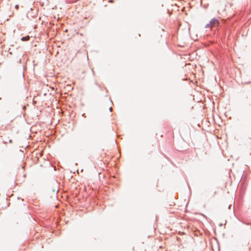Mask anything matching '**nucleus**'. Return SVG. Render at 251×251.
<instances>
[{"mask_svg": "<svg viewBox=\"0 0 251 251\" xmlns=\"http://www.w3.org/2000/svg\"><path fill=\"white\" fill-rule=\"evenodd\" d=\"M219 24V21L217 19L214 18L210 21V22L209 24H207L205 25V27L206 28H211L212 27H213V26H218Z\"/></svg>", "mask_w": 251, "mask_h": 251, "instance_id": "obj_1", "label": "nucleus"}, {"mask_svg": "<svg viewBox=\"0 0 251 251\" xmlns=\"http://www.w3.org/2000/svg\"><path fill=\"white\" fill-rule=\"evenodd\" d=\"M30 38V37L29 36H26L25 37H23L21 40L22 41H27Z\"/></svg>", "mask_w": 251, "mask_h": 251, "instance_id": "obj_2", "label": "nucleus"}, {"mask_svg": "<svg viewBox=\"0 0 251 251\" xmlns=\"http://www.w3.org/2000/svg\"><path fill=\"white\" fill-rule=\"evenodd\" d=\"M9 142L10 143H12V140L10 139V140H9Z\"/></svg>", "mask_w": 251, "mask_h": 251, "instance_id": "obj_4", "label": "nucleus"}, {"mask_svg": "<svg viewBox=\"0 0 251 251\" xmlns=\"http://www.w3.org/2000/svg\"><path fill=\"white\" fill-rule=\"evenodd\" d=\"M111 109H112V108H111V107H110V111H111Z\"/></svg>", "mask_w": 251, "mask_h": 251, "instance_id": "obj_5", "label": "nucleus"}, {"mask_svg": "<svg viewBox=\"0 0 251 251\" xmlns=\"http://www.w3.org/2000/svg\"><path fill=\"white\" fill-rule=\"evenodd\" d=\"M15 8H16V9H18V8H19V5H16L15 6Z\"/></svg>", "mask_w": 251, "mask_h": 251, "instance_id": "obj_3", "label": "nucleus"}]
</instances>
